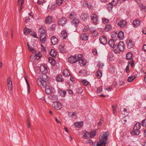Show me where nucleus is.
Here are the masks:
<instances>
[{
	"label": "nucleus",
	"instance_id": "nucleus-22",
	"mask_svg": "<svg viewBox=\"0 0 146 146\" xmlns=\"http://www.w3.org/2000/svg\"><path fill=\"white\" fill-rule=\"evenodd\" d=\"M40 39L41 42L44 43L46 39V35L43 34V35H40Z\"/></svg>",
	"mask_w": 146,
	"mask_h": 146
},
{
	"label": "nucleus",
	"instance_id": "nucleus-3",
	"mask_svg": "<svg viewBox=\"0 0 146 146\" xmlns=\"http://www.w3.org/2000/svg\"><path fill=\"white\" fill-rule=\"evenodd\" d=\"M141 125V123H136L133 128V130L131 131V134L133 135H139L140 133Z\"/></svg>",
	"mask_w": 146,
	"mask_h": 146
},
{
	"label": "nucleus",
	"instance_id": "nucleus-58",
	"mask_svg": "<svg viewBox=\"0 0 146 146\" xmlns=\"http://www.w3.org/2000/svg\"><path fill=\"white\" fill-rule=\"evenodd\" d=\"M83 90L81 87L78 88L77 89V91L78 93H80L82 92Z\"/></svg>",
	"mask_w": 146,
	"mask_h": 146
},
{
	"label": "nucleus",
	"instance_id": "nucleus-44",
	"mask_svg": "<svg viewBox=\"0 0 146 146\" xmlns=\"http://www.w3.org/2000/svg\"><path fill=\"white\" fill-rule=\"evenodd\" d=\"M76 15V14L74 12H72L70 14L69 16V18L70 19H73L74 17Z\"/></svg>",
	"mask_w": 146,
	"mask_h": 146
},
{
	"label": "nucleus",
	"instance_id": "nucleus-7",
	"mask_svg": "<svg viewBox=\"0 0 146 146\" xmlns=\"http://www.w3.org/2000/svg\"><path fill=\"white\" fill-rule=\"evenodd\" d=\"M91 20L95 24L98 23V17L96 14H93L91 15Z\"/></svg>",
	"mask_w": 146,
	"mask_h": 146
},
{
	"label": "nucleus",
	"instance_id": "nucleus-17",
	"mask_svg": "<svg viewBox=\"0 0 146 146\" xmlns=\"http://www.w3.org/2000/svg\"><path fill=\"white\" fill-rule=\"evenodd\" d=\"M126 21H125L121 20L118 23V26L121 28L124 27L126 24Z\"/></svg>",
	"mask_w": 146,
	"mask_h": 146
},
{
	"label": "nucleus",
	"instance_id": "nucleus-56",
	"mask_svg": "<svg viewBox=\"0 0 146 146\" xmlns=\"http://www.w3.org/2000/svg\"><path fill=\"white\" fill-rule=\"evenodd\" d=\"M56 26V24H53L52 25L51 27H50V30L51 31H52L55 29V27Z\"/></svg>",
	"mask_w": 146,
	"mask_h": 146
},
{
	"label": "nucleus",
	"instance_id": "nucleus-30",
	"mask_svg": "<svg viewBox=\"0 0 146 146\" xmlns=\"http://www.w3.org/2000/svg\"><path fill=\"white\" fill-rule=\"evenodd\" d=\"M63 75L64 76L67 77L70 75V74L68 70L67 69H66L64 70Z\"/></svg>",
	"mask_w": 146,
	"mask_h": 146
},
{
	"label": "nucleus",
	"instance_id": "nucleus-40",
	"mask_svg": "<svg viewBox=\"0 0 146 146\" xmlns=\"http://www.w3.org/2000/svg\"><path fill=\"white\" fill-rule=\"evenodd\" d=\"M107 5L108 9L109 11H111L113 7V4L111 3H110Z\"/></svg>",
	"mask_w": 146,
	"mask_h": 146
},
{
	"label": "nucleus",
	"instance_id": "nucleus-48",
	"mask_svg": "<svg viewBox=\"0 0 146 146\" xmlns=\"http://www.w3.org/2000/svg\"><path fill=\"white\" fill-rule=\"evenodd\" d=\"M76 57L77 59V61L79 60L82 59L83 56L82 54H79L78 55H76Z\"/></svg>",
	"mask_w": 146,
	"mask_h": 146
},
{
	"label": "nucleus",
	"instance_id": "nucleus-57",
	"mask_svg": "<svg viewBox=\"0 0 146 146\" xmlns=\"http://www.w3.org/2000/svg\"><path fill=\"white\" fill-rule=\"evenodd\" d=\"M102 22L104 24L107 23L109 21V20L106 18L102 19Z\"/></svg>",
	"mask_w": 146,
	"mask_h": 146
},
{
	"label": "nucleus",
	"instance_id": "nucleus-53",
	"mask_svg": "<svg viewBox=\"0 0 146 146\" xmlns=\"http://www.w3.org/2000/svg\"><path fill=\"white\" fill-rule=\"evenodd\" d=\"M117 35V33L115 32H113L112 33L111 36L112 38H115Z\"/></svg>",
	"mask_w": 146,
	"mask_h": 146
},
{
	"label": "nucleus",
	"instance_id": "nucleus-33",
	"mask_svg": "<svg viewBox=\"0 0 146 146\" xmlns=\"http://www.w3.org/2000/svg\"><path fill=\"white\" fill-rule=\"evenodd\" d=\"M41 79V80L45 81V82H46V81L48 80V76L45 74H43L42 76V78Z\"/></svg>",
	"mask_w": 146,
	"mask_h": 146
},
{
	"label": "nucleus",
	"instance_id": "nucleus-9",
	"mask_svg": "<svg viewBox=\"0 0 146 146\" xmlns=\"http://www.w3.org/2000/svg\"><path fill=\"white\" fill-rule=\"evenodd\" d=\"M100 40L101 43L103 44H105L107 42V39L105 35H103L100 36Z\"/></svg>",
	"mask_w": 146,
	"mask_h": 146
},
{
	"label": "nucleus",
	"instance_id": "nucleus-39",
	"mask_svg": "<svg viewBox=\"0 0 146 146\" xmlns=\"http://www.w3.org/2000/svg\"><path fill=\"white\" fill-rule=\"evenodd\" d=\"M136 77L135 76H130L128 78L127 81L129 82H132L135 78Z\"/></svg>",
	"mask_w": 146,
	"mask_h": 146
},
{
	"label": "nucleus",
	"instance_id": "nucleus-55",
	"mask_svg": "<svg viewBox=\"0 0 146 146\" xmlns=\"http://www.w3.org/2000/svg\"><path fill=\"white\" fill-rule=\"evenodd\" d=\"M98 66L100 68H102L104 66V64L103 63L100 62H98Z\"/></svg>",
	"mask_w": 146,
	"mask_h": 146
},
{
	"label": "nucleus",
	"instance_id": "nucleus-20",
	"mask_svg": "<svg viewBox=\"0 0 146 146\" xmlns=\"http://www.w3.org/2000/svg\"><path fill=\"white\" fill-rule=\"evenodd\" d=\"M79 60V65L83 66L86 65V61L84 59H82Z\"/></svg>",
	"mask_w": 146,
	"mask_h": 146
},
{
	"label": "nucleus",
	"instance_id": "nucleus-11",
	"mask_svg": "<svg viewBox=\"0 0 146 146\" xmlns=\"http://www.w3.org/2000/svg\"><path fill=\"white\" fill-rule=\"evenodd\" d=\"M76 58L75 56H72L68 58V61L71 63H74L77 61Z\"/></svg>",
	"mask_w": 146,
	"mask_h": 146
},
{
	"label": "nucleus",
	"instance_id": "nucleus-34",
	"mask_svg": "<svg viewBox=\"0 0 146 146\" xmlns=\"http://www.w3.org/2000/svg\"><path fill=\"white\" fill-rule=\"evenodd\" d=\"M27 75H25L24 76V78L25 80V81L26 82L27 84V88H28V93H29L30 92L29 90H30V86L29 84V82L27 80Z\"/></svg>",
	"mask_w": 146,
	"mask_h": 146
},
{
	"label": "nucleus",
	"instance_id": "nucleus-18",
	"mask_svg": "<svg viewBox=\"0 0 146 146\" xmlns=\"http://www.w3.org/2000/svg\"><path fill=\"white\" fill-rule=\"evenodd\" d=\"M67 36V33L66 32L63 30L62 31L61 33L60 37L63 39L66 38Z\"/></svg>",
	"mask_w": 146,
	"mask_h": 146
},
{
	"label": "nucleus",
	"instance_id": "nucleus-32",
	"mask_svg": "<svg viewBox=\"0 0 146 146\" xmlns=\"http://www.w3.org/2000/svg\"><path fill=\"white\" fill-rule=\"evenodd\" d=\"M50 54L52 57H54L56 56L57 53L54 50L52 49L51 50Z\"/></svg>",
	"mask_w": 146,
	"mask_h": 146
},
{
	"label": "nucleus",
	"instance_id": "nucleus-6",
	"mask_svg": "<svg viewBox=\"0 0 146 146\" xmlns=\"http://www.w3.org/2000/svg\"><path fill=\"white\" fill-rule=\"evenodd\" d=\"M52 105L53 107L56 110L60 109L62 107L61 103L58 101L54 102Z\"/></svg>",
	"mask_w": 146,
	"mask_h": 146
},
{
	"label": "nucleus",
	"instance_id": "nucleus-38",
	"mask_svg": "<svg viewBox=\"0 0 146 146\" xmlns=\"http://www.w3.org/2000/svg\"><path fill=\"white\" fill-rule=\"evenodd\" d=\"M48 60L49 62L52 65H54L55 64V61L54 59L51 58H49Z\"/></svg>",
	"mask_w": 146,
	"mask_h": 146
},
{
	"label": "nucleus",
	"instance_id": "nucleus-50",
	"mask_svg": "<svg viewBox=\"0 0 146 146\" xmlns=\"http://www.w3.org/2000/svg\"><path fill=\"white\" fill-rule=\"evenodd\" d=\"M81 82L85 86H87L89 84L88 82L86 81L85 80H82L81 81Z\"/></svg>",
	"mask_w": 146,
	"mask_h": 146
},
{
	"label": "nucleus",
	"instance_id": "nucleus-15",
	"mask_svg": "<svg viewBox=\"0 0 146 146\" xmlns=\"http://www.w3.org/2000/svg\"><path fill=\"white\" fill-rule=\"evenodd\" d=\"M51 40L52 44L53 45H55L58 43V40L54 36H52L51 37Z\"/></svg>",
	"mask_w": 146,
	"mask_h": 146
},
{
	"label": "nucleus",
	"instance_id": "nucleus-23",
	"mask_svg": "<svg viewBox=\"0 0 146 146\" xmlns=\"http://www.w3.org/2000/svg\"><path fill=\"white\" fill-rule=\"evenodd\" d=\"M113 51L114 52L116 53H120V51L119 49V47L117 45L115 44L114 46L113 47Z\"/></svg>",
	"mask_w": 146,
	"mask_h": 146
},
{
	"label": "nucleus",
	"instance_id": "nucleus-16",
	"mask_svg": "<svg viewBox=\"0 0 146 146\" xmlns=\"http://www.w3.org/2000/svg\"><path fill=\"white\" fill-rule=\"evenodd\" d=\"M45 88V91L46 93L48 94H50L52 92V89L50 88V87L47 85Z\"/></svg>",
	"mask_w": 146,
	"mask_h": 146
},
{
	"label": "nucleus",
	"instance_id": "nucleus-27",
	"mask_svg": "<svg viewBox=\"0 0 146 146\" xmlns=\"http://www.w3.org/2000/svg\"><path fill=\"white\" fill-rule=\"evenodd\" d=\"M118 38L120 39H122L124 36V33L122 31L119 32L118 34L117 35Z\"/></svg>",
	"mask_w": 146,
	"mask_h": 146
},
{
	"label": "nucleus",
	"instance_id": "nucleus-29",
	"mask_svg": "<svg viewBox=\"0 0 146 146\" xmlns=\"http://www.w3.org/2000/svg\"><path fill=\"white\" fill-rule=\"evenodd\" d=\"M133 24L135 27H137L140 24V21L137 20H135L133 21Z\"/></svg>",
	"mask_w": 146,
	"mask_h": 146
},
{
	"label": "nucleus",
	"instance_id": "nucleus-49",
	"mask_svg": "<svg viewBox=\"0 0 146 146\" xmlns=\"http://www.w3.org/2000/svg\"><path fill=\"white\" fill-rule=\"evenodd\" d=\"M122 108L121 109V110ZM127 110L125 108H124L123 109V111H122V110H121V114L123 115H126V114H127Z\"/></svg>",
	"mask_w": 146,
	"mask_h": 146
},
{
	"label": "nucleus",
	"instance_id": "nucleus-12",
	"mask_svg": "<svg viewBox=\"0 0 146 146\" xmlns=\"http://www.w3.org/2000/svg\"><path fill=\"white\" fill-rule=\"evenodd\" d=\"M126 43L127 48L129 49L132 48L134 46L131 40H128L127 41Z\"/></svg>",
	"mask_w": 146,
	"mask_h": 146
},
{
	"label": "nucleus",
	"instance_id": "nucleus-8",
	"mask_svg": "<svg viewBox=\"0 0 146 146\" xmlns=\"http://www.w3.org/2000/svg\"><path fill=\"white\" fill-rule=\"evenodd\" d=\"M67 22V20L65 18H60L58 21V24L59 25L63 26L66 24Z\"/></svg>",
	"mask_w": 146,
	"mask_h": 146
},
{
	"label": "nucleus",
	"instance_id": "nucleus-62",
	"mask_svg": "<svg viewBox=\"0 0 146 146\" xmlns=\"http://www.w3.org/2000/svg\"><path fill=\"white\" fill-rule=\"evenodd\" d=\"M83 6L84 7H86L88 6V4L87 3L86 1H84L83 2Z\"/></svg>",
	"mask_w": 146,
	"mask_h": 146
},
{
	"label": "nucleus",
	"instance_id": "nucleus-45",
	"mask_svg": "<svg viewBox=\"0 0 146 146\" xmlns=\"http://www.w3.org/2000/svg\"><path fill=\"white\" fill-rule=\"evenodd\" d=\"M59 49L63 53L65 52V48L64 46L62 45H60Z\"/></svg>",
	"mask_w": 146,
	"mask_h": 146
},
{
	"label": "nucleus",
	"instance_id": "nucleus-10",
	"mask_svg": "<svg viewBox=\"0 0 146 146\" xmlns=\"http://www.w3.org/2000/svg\"><path fill=\"white\" fill-rule=\"evenodd\" d=\"M40 72L43 74H46L48 71L47 67L43 65L40 66Z\"/></svg>",
	"mask_w": 146,
	"mask_h": 146
},
{
	"label": "nucleus",
	"instance_id": "nucleus-41",
	"mask_svg": "<svg viewBox=\"0 0 146 146\" xmlns=\"http://www.w3.org/2000/svg\"><path fill=\"white\" fill-rule=\"evenodd\" d=\"M31 31V29L25 27L24 30V33L25 34H28L30 33Z\"/></svg>",
	"mask_w": 146,
	"mask_h": 146
},
{
	"label": "nucleus",
	"instance_id": "nucleus-47",
	"mask_svg": "<svg viewBox=\"0 0 146 146\" xmlns=\"http://www.w3.org/2000/svg\"><path fill=\"white\" fill-rule=\"evenodd\" d=\"M87 13H84L81 15V17L82 19L84 20L87 18Z\"/></svg>",
	"mask_w": 146,
	"mask_h": 146
},
{
	"label": "nucleus",
	"instance_id": "nucleus-26",
	"mask_svg": "<svg viewBox=\"0 0 146 146\" xmlns=\"http://www.w3.org/2000/svg\"><path fill=\"white\" fill-rule=\"evenodd\" d=\"M108 43L109 45L112 47H113L115 45V42L113 39H110L109 40Z\"/></svg>",
	"mask_w": 146,
	"mask_h": 146
},
{
	"label": "nucleus",
	"instance_id": "nucleus-51",
	"mask_svg": "<svg viewBox=\"0 0 146 146\" xmlns=\"http://www.w3.org/2000/svg\"><path fill=\"white\" fill-rule=\"evenodd\" d=\"M86 143L89 145H91L93 144V142L91 140L89 139L86 140Z\"/></svg>",
	"mask_w": 146,
	"mask_h": 146
},
{
	"label": "nucleus",
	"instance_id": "nucleus-1",
	"mask_svg": "<svg viewBox=\"0 0 146 146\" xmlns=\"http://www.w3.org/2000/svg\"><path fill=\"white\" fill-rule=\"evenodd\" d=\"M109 132H104L100 137V141L97 144L94 143L93 146H105L107 143V140L109 135Z\"/></svg>",
	"mask_w": 146,
	"mask_h": 146
},
{
	"label": "nucleus",
	"instance_id": "nucleus-43",
	"mask_svg": "<svg viewBox=\"0 0 146 146\" xmlns=\"http://www.w3.org/2000/svg\"><path fill=\"white\" fill-rule=\"evenodd\" d=\"M62 76L61 75H58L56 77V80L58 81L61 82L62 80Z\"/></svg>",
	"mask_w": 146,
	"mask_h": 146
},
{
	"label": "nucleus",
	"instance_id": "nucleus-24",
	"mask_svg": "<svg viewBox=\"0 0 146 146\" xmlns=\"http://www.w3.org/2000/svg\"><path fill=\"white\" fill-rule=\"evenodd\" d=\"M80 22L79 20L77 19H74L72 21V23L75 26H76L78 25Z\"/></svg>",
	"mask_w": 146,
	"mask_h": 146
},
{
	"label": "nucleus",
	"instance_id": "nucleus-28",
	"mask_svg": "<svg viewBox=\"0 0 146 146\" xmlns=\"http://www.w3.org/2000/svg\"><path fill=\"white\" fill-rule=\"evenodd\" d=\"M88 36L86 34L83 33L81 34L80 36V39L83 40H86L88 39Z\"/></svg>",
	"mask_w": 146,
	"mask_h": 146
},
{
	"label": "nucleus",
	"instance_id": "nucleus-25",
	"mask_svg": "<svg viewBox=\"0 0 146 146\" xmlns=\"http://www.w3.org/2000/svg\"><path fill=\"white\" fill-rule=\"evenodd\" d=\"M74 124L76 127L80 128L83 125V123L82 121L76 122L74 123Z\"/></svg>",
	"mask_w": 146,
	"mask_h": 146
},
{
	"label": "nucleus",
	"instance_id": "nucleus-5",
	"mask_svg": "<svg viewBox=\"0 0 146 146\" xmlns=\"http://www.w3.org/2000/svg\"><path fill=\"white\" fill-rule=\"evenodd\" d=\"M37 83L38 85L42 88L46 87L47 85L46 82L41 80V79H38L37 80Z\"/></svg>",
	"mask_w": 146,
	"mask_h": 146
},
{
	"label": "nucleus",
	"instance_id": "nucleus-21",
	"mask_svg": "<svg viewBox=\"0 0 146 146\" xmlns=\"http://www.w3.org/2000/svg\"><path fill=\"white\" fill-rule=\"evenodd\" d=\"M52 18L51 17L48 16L46 19L45 21L46 24H50L52 22Z\"/></svg>",
	"mask_w": 146,
	"mask_h": 146
},
{
	"label": "nucleus",
	"instance_id": "nucleus-61",
	"mask_svg": "<svg viewBox=\"0 0 146 146\" xmlns=\"http://www.w3.org/2000/svg\"><path fill=\"white\" fill-rule=\"evenodd\" d=\"M139 8L141 9H144L145 11V8L144 6H143L142 4H141L139 5Z\"/></svg>",
	"mask_w": 146,
	"mask_h": 146
},
{
	"label": "nucleus",
	"instance_id": "nucleus-52",
	"mask_svg": "<svg viewBox=\"0 0 146 146\" xmlns=\"http://www.w3.org/2000/svg\"><path fill=\"white\" fill-rule=\"evenodd\" d=\"M63 1L62 0H56V4L58 5H60L63 3Z\"/></svg>",
	"mask_w": 146,
	"mask_h": 146
},
{
	"label": "nucleus",
	"instance_id": "nucleus-60",
	"mask_svg": "<svg viewBox=\"0 0 146 146\" xmlns=\"http://www.w3.org/2000/svg\"><path fill=\"white\" fill-rule=\"evenodd\" d=\"M57 5L56 4H54L52 5L51 7V10L53 11L56 7Z\"/></svg>",
	"mask_w": 146,
	"mask_h": 146
},
{
	"label": "nucleus",
	"instance_id": "nucleus-4",
	"mask_svg": "<svg viewBox=\"0 0 146 146\" xmlns=\"http://www.w3.org/2000/svg\"><path fill=\"white\" fill-rule=\"evenodd\" d=\"M7 86L9 92L11 94L12 93V83L10 77H9L7 79Z\"/></svg>",
	"mask_w": 146,
	"mask_h": 146
},
{
	"label": "nucleus",
	"instance_id": "nucleus-13",
	"mask_svg": "<svg viewBox=\"0 0 146 146\" xmlns=\"http://www.w3.org/2000/svg\"><path fill=\"white\" fill-rule=\"evenodd\" d=\"M117 45L118 46L120 52L123 51L124 50V45L123 42H120Z\"/></svg>",
	"mask_w": 146,
	"mask_h": 146
},
{
	"label": "nucleus",
	"instance_id": "nucleus-63",
	"mask_svg": "<svg viewBox=\"0 0 146 146\" xmlns=\"http://www.w3.org/2000/svg\"><path fill=\"white\" fill-rule=\"evenodd\" d=\"M30 35H32L34 38H37L36 34L34 32H33V33H31Z\"/></svg>",
	"mask_w": 146,
	"mask_h": 146
},
{
	"label": "nucleus",
	"instance_id": "nucleus-54",
	"mask_svg": "<svg viewBox=\"0 0 146 146\" xmlns=\"http://www.w3.org/2000/svg\"><path fill=\"white\" fill-rule=\"evenodd\" d=\"M141 123L143 126L144 127H146V119L143 120Z\"/></svg>",
	"mask_w": 146,
	"mask_h": 146
},
{
	"label": "nucleus",
	"instance_id": "nucleus-35",
	"mask_svg": "<svg viewBox=\"0 0 146 146\" xmlns=\"http://www.w3.org/2000/svg\"><path fill=\"white\" fill-rule=\"evenodd\" d=\"M111 29V27L110 25H107L105 28V30L106 31H109Z\"/></svg>",
	"mask_w": 146,
	"mask_h": 146
},
{
	"label": "nucleus",
	"instance_id": "nucleus-37",
	"mask_svg": "<svg viewBox=\"0 0 146 146\" xmlns=\"http://www.w3.org/2000/svg\"><path fill=\"white\" fill-rule=\"evenodd\" d=\"M129 64H130L132 67H133L134 66V62L133 60H132L131 61L128 62V65L126 67V68H129Z\"/></svg>",
	"mask_w": 146,
	"mask_h": 146
},
{
	"label": "nucleus",
	"instance_id": "nucleus-36",
	"mask_svg": "<svg viewBox=\"0 0 146 146\" xmlns=\"http://www.w3.org/2000/svg\"><path fill=\"white\" fill-rule=\"evenodd\" d=\"M102 75V72L100 70H99L97 72L96 76L98 78H100Z\"/></svg>",
	"mask_w": 146,
	"mask_h": 146
},
{
	"label": "nucleus",
	"instance_id": "nucleus-64",
	"mask_svg": "<svg viewBox=\"0 0 146 146\" xmlns=\"http://www.w3.org/2000/svg\"><path fill=\"white\" fill-rule=\"evenodd\" d=\"M90 31L92 33H95V32L96 31L95 29L94 28H91L90 29Z\"/></svg>",
	"mask_w": 146,
	"mask_h": 146
},
{
	"label": "nucleus",
	"instance_id": "nucleus-31",
	"mask_svg": "<svg viewBox=\"0 0 146 146\" xmlns=\"http://www.w3.org/2000/svg\"><path fill=\"white\" fill-rule=\"evenodd\" d=\"M39 32L40 33V35H43V34L46 35L45 30L42 27H40V28L39 30Z\"/></svg>",
	"mask_w": 146,
	"mask_h": 146
},
{
	"label": "nucleus",
	"instance_id": "nucleus-46",
	"mask_svg": "<svg viewBox=\"0 0 146 146\" xmlns=\"http://www.w3.org/2000/svg\"><path fill=\"white\" fill-rule=\"evenodd\" d=\"M27 44L29 51L31 52H33L34 50V49L29 45L28 43H27Z\"/></svg>",
	"mask_w": 146,
	"mask_h": 146
},
{
	"label": "nucleus",
	"instance_id": "nucleus-2",
	"mask_svg": "<svg viewBox=\"0 0 146 146\" xmlns=\"http://www.w3.org/2000/svg\"><path fill=\"white\" fill-rule=\"evenodd\" d=\"M96 132L95 131H93L88 133L86 131H84L83 133V138L88 139L90 138H93L96 135Z\"/></svg>",
	"mask_w": 146,
	"mask_h": 146
},
{
	"label": "nucleus",
	"instance_id": "nucleus-42",
	"mask_svg": "<svg viewBox=\"0 0 146 146\" xmlns=\"http://www.w3.org/2000/svg\"><path fill=\"white\" fill-rule=\"evenodd\" d=\"M59 93L60 95L62 97H64L66 94V92L62 90H60L59 91Z\"/></svg>",
	"mask_w": 146,
	"mask_h": 146
},
{
	"label": "nucleus",
	"instance_id": "nucleus-14",
	"mask_svg": "<svg viewBox=\"0 0 146 146\" xmlns=\"http://www.w3.org/2000/svg\"><path fill=\"white\" fill-rule=\"evenodd\" d=\"M24 1L25 0H18V1L17 4L18 6L19 5L20 3H21L20 6V8L19 10L20 12H21L22 10V8L23 6Z\"/></svg>",
	"mask_w": 146,
	"mask_h": 146
},
{
	"label": "nucleus",
	"instance_id": "nucleus-19",
	"mask_svg": "<svg viewBox=\"0 0 146 146\" xmlns=\"http://www.w3.org/2000/svg\"><path fill=\"white\" fill-rule=\"evenodd\" d=\"M133 56L132 53L131 52H129L127 53L126 55V59L127 60H130V61H131L132 60H133L131 58Z\"/></svg>",
	"mask_w": 146,
	"mask_h": 146
},
{
	"label": "nucleus",
	"instance_id": "nucleus-59",
	"mask_svg": "<svg viewBox=\"0 0 146 146\" xmlns=\"http://www.w3.org/2000/svg\"><path fill=\"white\" fill-rule=\"evenodd\" d=\"M102 91V88L101 87H100L97 88V92L98 93H101Z\"/></svg>",
	"mask_w": 146,
	"mask_h": 146
}]
</instances>
